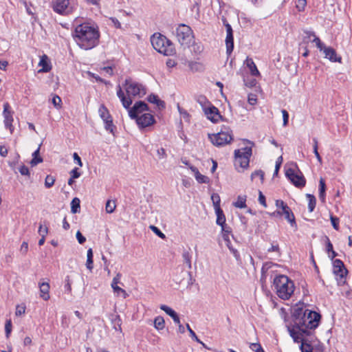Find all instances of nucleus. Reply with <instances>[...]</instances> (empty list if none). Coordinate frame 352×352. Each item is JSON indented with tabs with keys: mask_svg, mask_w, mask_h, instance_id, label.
<instances>
[{
	"mask_svg": "<svg viewBox=\"0 0 352 352\" xmlns=\"http://www.w3.org/2000/svg\"><path fill=\"white\" fill-rule=\"evenodd\" d=\"M292 318L293 324L287 326V330L294 342L302 340L303 336H310L311 331L318 326L320 320L318 313L306 309L302 305L294 308Z\"/></svg>",
	"mask_w": 352,
	"mask_h": 352,
	"instance_id": "f257e3e1",
	"label": "nucleus"
},
{
	"mask_svg": "<svg viewBox=\"0 0 352 352\" xmlns=\"http://www.w3.org/2000/svg\"><path fill=\"white\" fill-rule=\"evenodd\" d=\"M73 36L81 49L88 50L98 44L100 32L97 26L85 23L75 28Z\"/></svg>",
	"mask_w": 352,
	"mask_h": 352,
	"instance_id": "f03ea898",
	"label": "nucleus"
},
{
	"mask_svg": "<svg viewBox=\"0 0 352 352\" xmlns=\"http://www.w3.org/2000/svg\"><path fill=\"white\" fill-rule=\"evenodd\" d=\"M123 87L125 89L127 96L122 91V87L118 85L116 88V94L120 98L123 107L129 109L132 104L131 96L142 98L146 94V89L144 85L133 80L131 78L124 80Z\"/></svg>",
	"mask_w": 352,
	"mask_h": 352,
	"instance_id": "7ed1b4c3",
	"label": "nucleus"
},
{
	"mask_svg": "<svg viewBox=\"0 0 352 352\" xmlns=\"http://www.w3.org/2000/svg\"><path fill=\"white\" fill-rule=\"evenodd\" d=\"M273 284L277 296L283 300L289 299L294 294V283L287 276H276L274 279Z\"/></svg>",
	"mask_w": 352,
	"mask_h": 352,
	"instance_id": "20e7f679",
	"label": "nucleus"
},
{
	"mask_svg": "<svg viewBox=\"0 0 352 352\" xmlns=\"http://www.w3.org/2000/svg\"><path fill=\"white\" fill-rule=\"evenodd\" d=\"M151 42L153 48L158 52L166 56L174 54L173 45L166 36L160 34H154L151 38Z\"/></svg>",
	"mask_w": 352,
	"mask_h": 352,
	"instance_id": "39448f33",
	"label": "nucleus"
},
{
	"mask_svg": "<svg viewBox=\"0 0 352 352\" xmlns=\"http://www.w3.org/2000/svg\"><path fill=\"white\" fill-rule=\"evenodd\" d=\"M251 155L252 146L234 151V166L239 171V168L245 169L248 167Z\"/></svg>",
	"mask_w": 352,
	"mask_h": 352,
	"instance_id": "423d86ee",
	"label": "nucleus"
},
{
	"mask_svg": "<svg viewBox=\"0 0 352 352\" xmlns=\"http://www.w3.org/2000/svg\"><path fill=\"white\" fill-rule=\"evenodd\" d=\"M175 36L178 42L184 46H188L193 38L192 31L190 26L179 24L175 30Z\"/></svg>",
	"mask_w": 352,
	"mask_h": 352,
	"instance_id": "0eeeda50",
	"label": "nucleus"
},
{
	"mask_svg": "<svg viewBox=\"0 0 352 352\" xmlns=\"http://www.w3.org/2000/svg\"><path fill=\"white\" fill-rule=\"evenodd\" d=\"M211 142L217 146H221L229 144L232 140V131L226 129V131L221 130L216 134L209 135Z\"/></svg>",
	"mask_w": 352,
	"mask_h": 352,
	"instance_id": "6e6552de",
	"label": "nucleus"
},
{
	"mask_svg": "<svg viewBox=\"0 0 352 352\" xmlns=\"http://www.w3.org/2000/svg\"><path fill=\"white\" fill-rule=\"evenodd\" d=\"M285 175L295 186L302 188L305 186L306 180L298 168H289L287 169Z\"/></svg>",
	"mask_w": 352,
	"mask_h": 352,
	"instance_id": "1a4fd4ad",
	"label": "nucleus"
},
{
	"mask_svg": "<svg viewBox=\"0 0 352 352\" xmlns=\"http://www.w3.org/2000/svg\"><path fill=\"white\" fill-rule=\"evenodd\" d=\"M98 113L100 118L104 122L105 129L113 134L115 126L113 124V120L108 109L102 104L100 107Z\"/></svg>",
	"mask_w": 352,
	"mask_h": 352,
	"instance_id": "9d476101",
	"label": "nucleus"
},
{
	"mask_svg": "<svg viewBox=\"0 0 352 352\" xmlns=\"http://www.w3.org/2000/svg\"><path fill=\"white\" fill-rule=\"evenodd\" d=\"M10 108V107L8 102L4 103L3 115L4 118L5 126L10 130L11 133H12L14 131V126L12 125L14 119L12 116L13 113Z\"/></svg>",
	"mask_w": 352,
	"mask_h": 352,
	"instance_id": "9b49d317",
	"label": "nucleus"
},
{
	"mask_svg": "<svg viewBox=\"0 0 352 352\" xmlns=\"http://www.w3.org/2000/svg\"><path fill=\"white\" fill-rule=\"evenodd\" d=\"M69 0H56L53 4V10L60 14H68L72 12V9L69 7Z\"/></svg>",
	"mask_w": 352,
	"mask_h": 352,
	"instance_id": "f8f14e48",
	"label": "nucleus"
},
{
	"mask_svg": "<svg viewBox=\"0 0 352 352\" xmlns=\"http://www.w3.org/2000/svg\"><path fill=\"white\" fill-rule=\"evenodd\" d=\"M134 119L136 120V122L140 128H146L151 126L155 122L153 115L148 113H145L140 116H137V118Z\"/></svg>",
	"mask_w": 352,
	"mask_h": 352,
	"instance_id": "ddd939ff",
	"label": "nucleus"
},
{
	"mask_svg": "<svg viewBox=\"0 0 352 352\" xmlns=\"http://www.w3.org/2000/svg\"><path fill=\"white\" fill-rule=\"evenodd\" d=\"M226 53L228 56H230L234 49V38L232 33V28L229 23L226 24Z\"/></svg>",
	"mask_w": 352,
	"mask_h": 352,
	"instance_id": "4468645a",
	"label": "nucleus"
},
{
	"mask_svg": "<svg viewBox=\"0 0 352 352\" xmlns=\"http://www.w3.org/2000/svg\"><path fill=\"white\" fill-rule=\"evenodd\" d=\"M204 114L212 122H217L221 119L219 109L212 104L204 110Z\"/></svg>",
	"mask_w": 352,
	"mask_h": 352,
	"instance_id": "2eb2a0df",
	"label": "nucleus"
},
{
	"mask_svg": "<svg viewBox=\"0 0 352 352\" xmlns=\"http://www.w3.org/2000/svg\"><path fill=\"white\" fill-rule=\"evenodd\" d=\"M148 110V105L143 101H138L129 109V115L131 118H137L139 113Z\"/></svg>",
	"mask_w": 352,
	"mask_h": 352,
	"instance_id": "dca6fc26",
	"label": "nucleus"
},
{
	"mask_svg": "<svg viewBox=\"0 0 352 352\" xmlns=\"http://www.w3.org/2000/svg\"><path fill=\"white\" fill-rule=\"evenodd\" d=\"M333 273L337 276H340V278H343L347 273V270L344 267L343 262L340 259H336L333 261Z\"/></svg>",
	"mask_w": 352,
	"mask_h": 352,
	"instance_id": "f3484780",
	"label": "nucleus"
},
{
	"mask_svg": "<svg viewBox=\"0 0 352 352\" xmlns=\"http://www.w3.org/2000/svg\"><path fill=\"white\" fill-rule=\"evenodd\" d=\"M323 51L325 58L329 59L332 62L341 63V57L338 56L336 50L331 47H324Z\"/></svg>",
	"mask_w": 352,
	"mask_h": 352,
	"instance_id": "a211bd4d",
	"label": "nucleus"
},
{
	"mask_svg": "<svg viewBox=\"0 0 352 352\" xmlns=\"http://www.w3.org/2000/svg\"><path fill=\"white\" fill-rule=\"evenodd\" d=\"M190 169L194 173V176L198 183L208 184L210 182L209 177L201 174L196 167L191 166Z\"/></svg>",
	"mask_w": 352,
	"mask_h": 352,
	"instance_id": "6ab92c4d",
	"label": "nucleus"
},
{
	"mask_svg": "<svg viewBox=\"0 0 352 352\" xmlns=\"http://www.w3.org/2000/svg\"><path fill=\"white\" fill-rule=\"evenodd\" d=\"M277 212L280 215H285V218L291 223L292 226L295 224L294 215L288 206L281 210H278Z\"/></svg>",
	"mask_w": 352,
	"mask_h": 352,
	"instance_id": "aec40b11",
	"label": "nucleus"
},
{
	"mask_svg": "<svg viewBox=\"0 0 352 352\" xmlns=\"http://www.w3.org/2000/svg\"><path fill=\"white\" fill-rule=\"evenodd\" d=\"M160 309L170 316L176 324H179V318L177 314L172 308L167 305H162L160 306Z\"/></svg>",
	"mask_w": 352,
	"mask_h": 352,
	"instance_id": "412c9836",
	"label": "nucleus"
},
{
	"mask_svg": "<svg viewBox=\"0 0 352 352\" xmlns=\"http://www.w3.org/2000/svg\"><path fill=\"white\" fill-rule=\"evenodd\" d=\"M40 296L44 300H47L50 298L49 291L50 285L48 283H39Z\"/></svg>",
	"mask_w": 352,
	"mask_h": 352,
	"instance_id": "4be33fe9",
	"label": "nucleus"
},
{
	"mask_svg": "<svg viewBox=\"0 0 352 352\" xmlns=\"http://www.w3.org/2000/svg\"><path fill=\"white\" fill-rule=\"evenodd\" d=\"M38 66L42 68L38 71L39 72H47L51 69V65L48 62V57L47 55L44 54L41 56L40 61L38 63Z\"/></svg>",
	"mask_w": 352,
	"mask_h": 352,
	"instance_id": "5701e85b",
	"label": "nucleus"
},
{
	"mask_svg": "<svg viewBox=\"0 0 352 352\" xmlns=\"http://www.w3.org/2000/svg\"><path fill=\"white\" fill-rule=\"evenodd\" d=\"M246 66L249 68L250 74L253 76H259L260 72L257 69L256 65H255L253 60L250 58H247L245 60Z\"/></svg>",
	"mask_w": 352,
	"mask_h": 352,
	"instance_id": "b1692460",
	"label": "nucleus"
},
{
	"mask_svg": "<svg viewBox=\"0 0 352 352\" xmlns=\"http://www.w3.org/2000/svg\"><path fill=\"white\" fill-rule=\"evenodd\" d=\"M303 336L302 340H299L298 342H301L300 349L302 352H312L313 346L311 344L308 343L310 340Z\"/></svg>",
	"mask_w": 352,
	"mask_h": 352,
	"instance_id": "393cba45",
	"label": "nucleus"
},
{
	"mask_svg": "<svg viewBox=\"0 0 352 352\" xmlns=\"http://www.w3.org/2000/svg\"><path fill=\"white\" fill-rule=\"evenodd\" d=\"M40 148L41 144L38 146V148L32 153V159L30 161V164L32 166H35L38 164L43 162V158L39 156Z\"/></svg>",
	"mask_w": 352,
	"mask_h": 352,
	"instance_id": "a878e982",
	"label": "nucleus"
},
{
	"mask_svg": "<svg viewBox=\"0 0 352 352\" xmlns=\"http://www.w3.org/2000/svg\"><path fill=\"white\" fill-rule=\"evenodd\" d=\"M148 100L151 103H153L157 104L159 109H164L165 107V103L164 101L160 100L157 96L154 94H151L148 96Z\"/></svg>",
	"mask_w": 352,
	"mask_h": 352,
	"instance_id": "bb28decb",
	"label": "nucleus"
},
{
	"mask_svg": "<svg viewBox=\"0 0 352 352\" xmlns=\"http://www.w3.org/2000/svg\"><path fill=\"white\" fill-rule=\"evenodd\" d=\"M215 212L217 214V224L219 225L221 228L223 226H227L226 223V217L223 210L221 209L215 210Z\"/></svg>",
	"mask_w": 352,
	"mask_h": 352,
	"instance_id": "cd10ccee",
	"label": "nucleus"
},
{
	"mask_svg": "<svg viewBox=\"0 0 352 352\" xmlns=\"http://www.w3.org/2000/svg\"><path fill=\"white\" fill-rule=\"evenodd\" d=\"M196 101L201 105L203 111L211 104L210 102L206 98V96L202 95L197 96Z\"/></svg>",
	"mask_w": 352,
	"mask_h": 352,
	"instance_id": "c85d7f7f",
	"label": "nucleus"
},
{
	"mask_svg": "<svg viewBox=\"0 0 352 352\" xmlns=\"http://www.w3.org/2000/svg\"><path fill=\"white\" fill-rule=\"evenodd\" d=\"M233 205L238 208H245L246 207V196L239 195Z\"/></svg>",
	"mask_w": 352,
	"mask_h": 352,
	"instance_id": "c756f323",
	"label": "nucleus"
},
{
	"mask_svg": "<svg viewBox=\"0 0 352 352\" xmlns=\"http://www.w3.org/2000/svg\"><path fill=\"white\" fill-rule=\"evenodd\" d=\"M325 182L322 178H320L319 183V197L322 201L325 200Z\"/></svg>",
	"mask_w": 352,
	"mask_h": 352,
	"instance_id": "7c9ffc66",
	"label": "nucleus"
},
{
	"mask_svg": "<svg viewBox=\"0 0 352 352\" xmlns=\"http://www.w3.org/2000/svg\"><path fill=\"white\" fill-rule=\"evenodd\" d=\"M191 258L192 255L190 252L188 250H184L182 253V258L184 262L187 265L188 268L190 270L192 268Z\"/></svg>",
	"mask_w": 352,
	"mask_h": 352,
	"instance_id": "2f4dec72",
	"label": "nucleus"
},
{
	"mask_svg": "<svg viewBox=\"0 0 352 352\" xmlns=\"http://www.w3.org/2000/svg\"><path fill=\"white\" fill-rule=\"evenodd\" d=\"M308 199V209L310 212H313L316 204V197L310 194H307Z\"/></svg>",
	"mask_w": 352,
	"mask_h": 352,
	"instance_id": "473e14b6",
	"label": "nucleus"
},
{
	"mask_svg": "<svg viewBox=\"0 0 352 352\" xmlns=\"http://www.w3.org/2000/svg\"><path fill=\"white\" fill-rule=\"evenodd\" d=\"M164 320L162 317L157 316L154 320V327L157 330H162L164 328Z\"/></svg>",
	"mask_w": 352,
	"mask_h": 352,
	"instance_id": "72a5a7b5",
	"label": "nucleus"
},
{
	"mask_svg": "<svg viewBox=\"0 0 352 352\" xmlns=\"http://www.w3.org/2000/svg\"><path fill=\"white\" fill-rule=\"evenodd\" d=\"M80 208V199L77 197H75L72 199L71 202V211L72 213H77L78 212V209Z\"/></svg>",
	"mask_w": 352,
	"mask_h": 352,
	"instance_id": "f704fd0d",
	"label": "nucleus"
},
{
	"mask_svg": "<svg viewBox=\"0 0 352 352\" xmlns=\"http://www.w3.org/2000/svg\"><path fill=\"white\" fill-rule=\"evenodd\" d=\"M211 199L212 201L214 210L221 209V208H220L221 199H220L219 195L217 193H213L211 196Z\"/></svg>",
	"mask_w": 352,
	"mask_h": 352,
	"instance_id": "c9c22d12",
	"label": "nucleus"
},
{
	"mask_svg": "<svg viewBox=\"0 0 352 352\" xmlns=\"http://www.w3.org/2000/svg\"><path fill=\"white\" fill-rule=\"evenodd\" d=\"M116 207V205L115 201L108 200L105 206L106 212L107 213H112L114 212Z\"/></svg>",
	"mask_w": 352,
	"mask_h": 352,
	"instance_id": "e433bc0d",
	"label": "nucleus"
},
{
	"mask_svg": "<svg viewBox=\"0 0 352 352\" xmlns=\"http://www.w3.org/2000/svg\"><path fill=\"white\" fill-rule=\"evenodd\" d=\"M52 102L54 104V107L56 108L57 109H60L62 107V100L57 95L54 96L52 100Z\"/></svg>",
	"mask_w": 352,
	"mask_h": 352,
	"instance_id": "4c0bfd02",
	"label": "nucleus"
},
{
	"mask_svg": "<svg viewBox=\"0 0 352 352\" xmlns=\"http://www.w3.org/2000/svg\"><path fill=\"white\" fill-rule=\"evenodd\" d=\"M55 182V178L54 176H52L50 175H47L45 179V186L47 188H50L52 186H54Z\"/></svg>",
	"mask_w": 352,
	"mask_h": 352,
	"instance_id": "58836bf2",
	"label": "nucleus"
},
{
	"mask_svg": "<svg viewBox=\"0 0 352 352\" xmlns=\"http://www.w3.org/2000/svg\"><path fill=\"white\" fill-rule=\"evenodd\" d=\"M221 232H222V236H223V239L224 240L226 239L230 238L229 235L232 232V229L228 225L227 226H223V227L221 228Z\"/></svg>",
	"mask_w": 352,
	"mask_h": 352,
	"instance_id": "ea45409f",
	"label": "nucleus"
},
{
	"mask_svg": "<svg viewBox=\"0 0 352 352\" xmlns=\"http://www.w3.org/2000/svg\"><path fill=\"white\" fill-rule=\"evenodd\" d=\"M311 35H312L314 38L313 40V42L316 43V47L322 51L324 47H325L324 45L321 42L320 39L317 37L314 32L311 33Z\"/></svg>",
	"mask_w": 352,
	"mask_h": 352,
	"instance_id": "a19ab883",
	"label": "nucleus"
},
{
	"mask_svg": "<svg viewBox=\"0 0 352 352\" xmlns=\"http://www.w3.org/2000/svg\"><path fill=\"white\" fill-rule=\"evenodd\" d=\"M113 292L117 294V296L122 295L123 298H126L129 296V294L126 293V292L120 287H114V289H113Z\"/></svg>",
	"mask_w": 352,
	"mask_h": 352,
	"instance_id": "79ce46f5",
	"label": "nucleus"
},
{
	"mask_svg": "<svg viewBox=\"0 0 352 352\" xmlns=\"http://www.w3.org/2000/svg\"><path fill=\"white\" fill-rule=\"evenodd\" d=\"M256 177H259L261 182H263L264 179V173L261 170L254 171L251 175V179L254 180Z\"/></svg>",
	"mask_w": 352,
	"mask_h": 352,
	"instance_id": "37998d69",
	"label": "nucleus"
},
{
	"mask_svg": "<svg viewBox=\"0 0 352 352\" xmlns=\"http://www.w3.org/2000/svg\"><path fill=\"white\" fill-rule=\"evenodd\" d=\"M306 5V0H297L296 7L299 12H302L305 10Z\"/></svg>",
	"mask_w": 352,
	"mask_h": 352,
	"instance_id": "c03bdc74",
	"label": "nucleus"
},
{
	"mask_svg": "<svg viewBox=\"0 0 352 352\" xmlns=\"http://www.w3.org/2000/svg\"><path fill=\"white\" fill-rule=\"evenodd\" d=\"M25 309H26V307H25V305H16L15 315L16 316H20L24 314L25 312Z\"/></svg>",
	"mask_w": 352,
	"mask_h": 352,
	"instance_id": "a18cd8bd",
	"label": "nucleus"
},
{
	"mask_svg": "<svg viewBox=\"0 0 352 352\" xmlns=\"http://www.w3.org/2000/svg\"><path fill=\"white\" fill-rule=\"evenodd\" d=\"M121 274L118 273L116 276L113 278L111 286L112 289H114V287H118V284L120 283V279H121Z\"/></svg>",
	"mask_w": 352,
	"mask_h": 352,
	"instance_id": "49530a36",
	"label": "nucleus"
},
{
	"mask_svg": "<svg viewBox=\"0 0 352 352\" xmlns=\"http://www.w3.org/2000/svg\"><path fill=\"white\" fill-rule=\"evenodd\" d=\"M12 331V322L10 320H8L5 324V331L7 338H9Z\"/></svg>",
	"mask_w": 352,
	"mask_h": 352,
	"instance_id": "de8ad7c7",
	"label": "nucleus"
},
{
	"mask_svg": "<svg viewBox=\"0 0 352 352\" xmlns=\"http://www.w3.org/2000/svg\"><path fill=\"white\" fill-rule=\"evenodd\" d=\"M330 219L333 228L336 230H339V219L331 215Z\"/></svg>",
	"mask_w": 352,
	"mask_h": 352,
	"instance_id": "09e8293b",
	"label": "nucleus"
},
{
	"mask_svg": "<svg viewBox=\"0 0 352 352\" xmlns=\"http://www.w3.org/2000/svg\"><path fill=\"white\" fill-rule=\"evenodd\" d=\"M281 113L283 115V124L284 126H285L288 124L289 113L285 109H282Z\"/></svg>",
	"mask_w": 352,
	"mask_h": 352,
	"instance_id": "8fccbe9b",
	"label": "nucleus"
},
{
	"mask_svg": "<svg viewBox=\"0 0 352 352\" xmlns=\"http://www.w3.org/2000/svg\"><path fill=\"white\" fill-rule=\"evenodd\" d=\"M150 228L158 236H160V238L162 239H165L166 238V236L164 233H162L159 228H157V227L154 226H150Z\"/></svg>",
	"mask_w": 352,
	"mask_h": 352,
	"instance_id": "3c124183",
	"label": "nucleus"
},
{
	"mask_svg": "<svg viewBox=\"0 0 352 352\" xmlns=\"http://www.w3.org/2000/svg\"><path fill=\"white\" fill-rule=\"evenodd\" d=\"M187 330L189 331L191 338L197 342H201V340L197 338L195 333L192 330L188 324H186Z\"/></svg>",
	"mask_w": 352,
	"mask_h": 352,
	"instance_id": "603ef678",
	"label": "nucleus"
},
{
	"mask_svg": "<svg viewBox=\"0 0 352 352\" xmlns=\"http://www.w3.org/2000/svg\"><path fill=\"white\" fill-rule=\"evenodd\" d=\"M157 155L160 160L164 159L167 156L166 151L164 148H160L157 149Z\"/></svg>",
	"mask_w": 352,
	"mask_h": 352,
	"instance_id": "864d4df0",
	"label": "nucleus"
},
{
	"mask_svg": "<svg viewBox=\"0 0 352 352\" xmlns=\"http://www.w3.org/2000/svg\"><path fill=\"white\" fill-rule=\"evenodd\" d=\"M19 173L22 175H26V176H30V170H29V168L25 166V165H23L21 166L19 169Z\"/></svg>",
	"mask_w": 352,
	"mask_h": 352,
	"instance_id": "5fc2aeb1",
	"label": "nucleus"
},
{
	"mask_svg": "<svg viewBox=\"0 0 352 352\" xmlns=\"http://www.w3.org/2000/svg\"><path fill=\"white\" fill-rule=\"evenodd\" d=\"M250 348L255 352L261 351L263 349L261 345L259 343H251Z\"/></svg>",
	"mask_w": 352,
	"mask_h": 352,
	"instance_id": "6e6d98bb",
	"label": "nucleus"
},
{
	"mask_svg": "<svg viewBox=\"0 0 352 352\" xmlns=\"http://www.w3.org/2000/svg\"><path fill=\"white\" fill-rule=\"evenodd\" d=\"M248 101L250 104L254 105L257 101L256 95L252 94H249Z\"/></svg>",
	"mask_w": 352,
	"mask_h": 352,
	"instance_id": "4d7b16f0",
	"label": "nucleus"
},
{
	"mask_svg": "<svg viewBox=\"0 0 352 352\" xmlns=\"http://www.w3.org/2000/svg\"><path fill=\"white\" fill-rule=\"evenodd\" d=\"M48 228L47 227H43L42 225H40L38 228V233L41 236H45L47 234Z\"/></svg>",
	"mask_w": 352,
	"mask_h": 352,
	"instance_id": "13d9d810",
	"label": "nucleus"
},
{
	"mask_svg": "<svg viewBox=\"0 0 352 352\" xmlns=\"http://www.w3.org/2000/svg\"><path fill=\"white\" fill-rule=\"evenodd\" d=\"M282 162H283V157L282 156H280L276 162V166H275V170H274V175H277L278 174V170L280 167V165L282 164Z\"/></svg>",
	"mask_w": 352,
	"mask_h": 352,
	"instance_id": "bf43d9fd",
	"label": "nucleus"
},
{
	"mask_svg": "<svg viewBox=\"0 0 352 352\" xmlns=\"http://www.w3.org/2000/svg\"><path fill=\"white\" fill-rule=\"evenodd\" d=\"M276 206L278 209V210H281L285 207L287 206V205L282 200H276Z\"/></svg>",
	"mask_w": 352,
	"mask_h": 352,
	"instance_id": "052dcab7",
	"label": "nucleus"
},
{
	"mask_svg": "<svg viewBox=\"0 0 352 352\" xmlns=\"http://www.w3.org/2000/svg\"><path fill=\"white\" fill-rule=\"evenodd\" d=\"M76 239L80 244L84 243L86 241L85 237L82 236L80 231L76 232Z\"/></svg>",
	"mask_w": 352,
	"mask_h": 352,
	"instance_id": "680f3d73",
	"label": "nucleus"
},
{
	"mask_svg": "<svg viewBox=\"0 0 352 352\" xmlns=\"http://www.w3.org/2000/svg\"><path fill=\"white\" fill-rule=\"evenodd\" d=\"M230 251L232 253L233 256L235 257L236 260L240 259V254L237 250L234 249L232 245L228 248Z\"/></svg>",
	"mask_w": 352,
	"mask_h": 352,
	"instance_id": "e2e57ef3",
	"label": "nucleus"
},
{
	"mask_svg": "<svg viewBox=\"0 0 352 352\" xmlns=\"http://www.w3.org/2000/svg\"><path fill=\"white\" fill-rule=\"evenodd\" d=\"M230 251L232 253L233 256L235 257L236 260L240 259V254L237 250L234 249L232 245L228 248Z\"/></svg>",
	"mask_w": 352,
	"mask_h": 352,
	"instance_id": "0e129e2a",
	"label": "nucleus"
},
{
	"mask_svg": "<svg viewBox=\"0 0 352 352\" xmlns=\"http://www.w3.org/2000/svg\"><path fill=\"white\" fill-rule=\"evenodd\" d=\"M258 201L259 203L263 206L265 208L267 207L266 201H265V197L261 192V191H259V196H258Z\"/></svg>",
	"mask_w": 352,
	"mask_h": 352,
	"instance_id": "69168bd1",
	"label": "nucleus"
},
{
	"mask_svg": "<svg viewBox=\"0 0 352 352\" xmlns=\"http://www.w3.org/2000/svg\"><path fill=\"white\" fill-rule=\"evenodd\" d=\"M71 177L73 178H78L80 176V173L78 172V168H74L73 170L70 172Z\"/></svg>",
	"mask_w": 352,
	"mask_h": 352,
	"instance_id": "338daca9",
	"label": "nucleus"
},
{
	"mask_svg": "<svg viewBox=\"0 0 352 352\" xmlns=\"http://www.w3.org/2000/svg\"><path fill=\"white\" fill-rule=\"evenodd\" d=\"M73 157H74V160L75 161V162L78 165L80 166V167L82 166V161H81V159L80 157H79V155H78V153H74L73 154Z\"/></svg>",
	"mask_w": 352,
	"mask_h": 352,
	"instance_id": "774afa93",
	"label": "nucleus"
}]
</instances>
